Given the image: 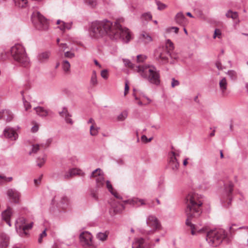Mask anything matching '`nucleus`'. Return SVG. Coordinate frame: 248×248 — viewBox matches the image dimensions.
<instances>
[{"instance_id": "obj_47", "label": "nucleus", "mask_w": 248, "mask_h": 248, "mask_svg": "<svg viewBox=\"0 0 248 248\" xmlns=\"http://www.w3.org/2000/svg\"><path fill=\"white\" fill-rule=\"evenodd\" d=\"M101 77L106 79L108 78V71L107 69H104L101 72Z\"/></svg>"}, {"instance_id": "obj_31", "label": "nucleus", "mask_w": 248, "mask_h": 248, "mask_svg": "<svg viewBox=\"0 0 248 248\" xmlns=\"http://www.w3.org/2000/svg\"><path fill=\"white\" fill-rule=\"evenodd\" d=\"M90 83L93 86H96L97 84L96 73L95 71H93Z\"/></svg>"}, {"instance_id": "obj_13", "label": "nucleus", "mask_w": 248, "mask_h": 248, "mask_svg": "<svg viewBox=\"0 0 248 248\" xmlns=\"http://www.w3.org/2000/svg\"><path fill=\"white\" fill-rule=\"evenodd\" d=\"M7 195L11 200L16 203L18 202L20 193L15 189H10L7 191Z\"/></svg>"}, {"instance_id": "obj_33", "label": "nucleus", "mask_w": 248, "mask_h": 248, "mask_svg": "<svg viewBox=\"0 0 248 248\" xmlns=\"http://www.w3.org/2000/svg\"><path fill=\"white\" fill-rule=\"evenodd\" d=\"M62 66L65 72H68L69 71L70 68V64L68 61H63L62 63Z\"/></svg>"}, {"instance_id": "obj_23", "label": "nucleus", "mask_w": 248, "mask_h": 248, "mask_svg": "<svg viewBox=\"0 0 248 248\" xmlns=\"http://www.w3.org/2000/svg\"><path fill=\"white\" fill-rule=\"evenodd\" d=\"M34 109L35 110L37 114L41 117H46L48 114L47 110L42 107H35Z\"/></svg>"}, {"instance_id": "obj_59", "label": "nucleus", "mask_w": 248, "mask_h": 248, "mask_svg": "<svg viewBox=\"0 0 248 248\" xmlns=\"http://www.w3.org/2000/svg\"><path fill=\"white\" fill-rule=\"evenodd\" d=\"M137 201H139L140 204L141 205H144V204H146V203L145 202H144V200H142V199H136V201H135V202H137ZM147 204H148L149 205V204L148 203H147Z\"/></svg>"}, {"instance_id": "obj_3", "label": "nucleus", "mask_w": 248, "mask_h": 248, "mask_svg": "<svg viewBox=\"0 0 248 248\" xmlns=\"http://www.w3.org/2000/svg\"><path fill=\"white\" fill-rule=\"evenodd\" d=\"M124 64L138 73L141 77L151 83L158 85L160 83V75L155 67L153 65L135 66L129 60H124Z\"/></svg>"}, {"instance_id": "obj_20", "label": "nucleus", "mask_w": 248, "mask_h": 248, "mask_svg": "<svg viewBox=\"0 0 248 248\" xmlns=\"http://www.w3.org/2000/svg\"><path fill=\"white\" fill-rule=\"evenodd\" d=\"M50 56L49 52H43L38 54L37 55V60L40 63H43L46 62Z\"/></svg>"}, {"instance_id": "obj_28", "label": "nucleus", "mask_w": 248, "mask_h": 248, "mask_svg": "<svg viewBox=\"0 0 248 248\" xmlns=\"http://www.w3.org/2000/svg\"><path fill=\"white\" fill-rule=\"evenodd\" d=\"M68 173H70V175H72L73 177L76 175L84 176L85 174L81 170L75 168L70 169L68 171Z\"/></svg>"}, {"instance_id": "obj_61", "label": "nucleus", "mask_w": 248, "mask_h": 248, "mask_svg": "<svg viewBox=\"0 0 248 248\" xmlns=\"http://www.w3.org/2000/svg\"><path fill=\"white\" fill-rule=\"evenodd\" d=\"M38 126L37 125H35L31 128V131L32 132H36L38 130Z\"/></svg>"}, {"instance_id": "obj_8", "label": "nucleus", "mask_w": 248, "mask_h": 248, "mask_svg": "<svg viewBox=\"0 0 248 248\" xmlns=\"http://www.w3.org/2000/svg\"><path fill=\"white\" fill-rule=\"evenodd\" d=\"M168 165L174 171H176L179 169V163L176 158V155L174 151L169 153Z\"/></svg>"}, {"instance_id": "obj_45", "label": "nucleus", "mask_w": 248, "mask_h": 248, "mask_svg": "<svg viewBox=\"0 0 248 248\" xmlns=\"http://www.w3.org/2000/svg\"><path fill=\"white\" fill-rule=\"evenodd\" d=\"M46 236V231L45 230L41 233L40 234L38 242L41 244L42 242V239L44 237Z\"/></svg>"}, {"instance_id": "obj_16", "label": "nucleus", "mask_w": 248, "mask_h": 248, "mask_svg": "<svg viewBox=\"0 0 248 248\" xmlns=\"http://www.w3.org/2000/svg\"><path fill=\"white\" fill-rule=\"evenodd\" d=\"M12 214V209L10 207L2 213V218L9 226H11L10 218Z\"/></svg>"}, {"instance_id": "obj_30", "label": "nucleus", "mask_w": 248, "mask_h": 248, "mask_svg": "<svg viewBox=\"0 0 248 248\" xmlns=\"http://www.w3.org/2000/svg\"><path fill=\"white\" fill-rule=\"evenodd\" d=\"M27 0H15V4L19 7H25L27 6Z\"/></svg>"}, {"instance_id": "obj_55", "label": "nucleus", "mask_w": 248, "mask_h": 248, "mask_svg": "<svg viewBox=\"0 0 248 248\" xmlns=\"http://www.w3.org/2000/svg\"><path fill=\"white\" fill-rule=\"evenodd\" d=\"M0 178L3 179L6 182H10L13 180V178L12 177H6L4 176H2L0 175Z\"/></svg>"}, {"instance_id": "obj_60", "label": "nucleus", "mask_w": 248, "mask_h": 248, "mask_svg": "<svg viewBox=\"0 0 248 248\" xmlns=\"http://www.w3.org/2000/svg\"><path fill=\"white\" fill-rule=\"evenodd\" d=\"M42 177V175L39 177V178L38 179H34V182L36 186H38L39 184Z\"/></svg>"}, {"instance_id": "obj_42", "label": "nucleus", "mask_w": 248, "mask_h": 248, "mask_svg": "<svg viewBox=\"0 0 248 248\" xmlns=\"http://www.w3.org/2000/svg\"><path fill=\"white\" fill-rule=\"evenodd\" d=\"M156 5H157V9L159 10H163L167 7L166 5L160 2L159 1H156Z\"/></svg>"}, {"instance_id": "obj_50", "label": "nucleus", "mask_w": 248, "mask_h": 248, "mask_svg": "<svg viewBox=\"0 0 248 248\" xmlns=\"http://www.w3.org/2000/svg\"><path fill=\"white\" fill-rule=\"evenodd\" d=\"M138 62H143L146 59V57L142 55H139L137 56Z\"/></svg>"}, {"instance_id": "obj_4", "label": "nucleus", "mask_w": 248, "mask_h": 248, "mask_svg": "<svg viewBox=\"0 0 248 248\" xmlns=\"http://www.w3.org/2000/svg\"><path fill=\"white\" fill-rule=\"evenodd\" d=\"M177 59V57L171 53L167 46H159L155 50L154 58L160 64H164L169 62V58Z\"/></svg>"}, {"instance_id": "obj_14", "label": "nucleus", "mask_w": 248, "mask_h": 248, "mask_svg": "<svg viewBox=\"0 0 248 248\" xmlns=\"http://www.w3.org/2000/svg\"><path fill=\"white\" fill-rule=\"evenodd\" d=\"M5 137L12 140H16L18 137L16 132L12 128H6L4 130Z\"/></svg>"}, {"instance_id": "obj_44", "label": "nucleus", "mask_w": 248, "mask_h": 248, "mask_svg": "<svg viewBox=\"0 0 248 248\" xmlns=\"http://www.w3.org/2000/svg\"><path fill=\"white\" fill-rule=\"evenodd\" d=\"M45 159L44 157H42V158H37V166L41 168L43 166V165H44V164L45 163Z\"/></svg>"}, {"instance_id": "obj_63", "label": "nucleus", "mask_w": 248, "mask_h": 248, "mask_svg": "<svg viewBox=\"0 0 248 248\" xmlns=\"http://www.w3.org/2000/svg\"><path fill=\"white\" fill-rule=\"evenodd\" d=\"M11 115H12L11 116L12 117H11V116L10 115H5V116H6V117H7L6 121L7 122H10L12 120V119L13 118V115L12 112H11Z\"/></svg>"}, {"instance_id": "obj_26", "label": "nucleus", "mask_w": 248, "mask_h": 248, "mask_svg": "<svg viewBox=\"0 0 248 248\" xmlns=\"http://www.w3.org/2000/svg\"><path fill=\"white\" fill-rule=\"evenodd\" d=\"M106 186L108 190V191L112 194L116 198L118 199H120L121 197L118 195V194L116 192L114 191L113 190V188L112 187V185L111 184L110 182L109 181H107L106 182Z\"/></svg>"}, {"instance_id": "obj_48", "label": "nucleus", "mask_w": 248, "mask_h": 248, "mask_svg": "<svg viewBox=\"0 0 248 248\" xmlns=\"http://www.w3.org/2000/svg\"><path fill=\"white\" fill-rule=\"evenodd\" d=\"M228 75L231 77L232 79H234L236 78V73L233 70L228 71L227 73Z\"/></svg>"}, {"instance_id": "obj_25", "label": "nucleus", "mask_w": 248, "mask_h": 248, "mask_svg": "<svg viewBox=\"0 0 248 248\" xmlns=\"http://www.w3.org/2000/svg\"><path fill=\"white\" fill-rule=\"evenodd\" d=\"M140 39H141L145 44L149 43L152 41V37L146 32H143L140 34Z\"/></svg>"}, {"instance_id": "obj_6", "label": "nucleus", "mask_w": 248, "mask_h": 248, "mask_svg": "<svg viewBox=\"0 0 248 248\" xmlns=\"http://www.w3.org/2000/svg\"><path fill=\"white\" fill-rule=\"evenodd\" d=\"M226 238L225 232L223 230H211L206 234V239L210 245L214 247L218 246Z\"/></svg>"}, {"instance_id": "obj_58", "label": "nucleus", "mask_w": 248, "mask_h": 248, "mask_svg": "<svg viewBox=\"0 0 248 248\" xmlns=\"http://www.w3.org/2000/svg\"><path fill=\"white\" fill-rule=\"evenodd\" d=\"M216 65L218 70L222 69V64L220 62H219V61L217 62L216 63Z\"/></svg>"}, {"instance_id": "obj_39", "label": "nucleus", "mask_w": 248, "mask_h": 248, "mask_svg": "<svg viewBox=\"0 0 248 248\" xmlns=\"http://www.w3.org/2000/svg\"><path fill=\"white\" fill-rule=\"evenodd\" d=\"M168 47V48L169 49V50H170V52L174 49V45L173 43L169 39L167 40L166 42V46Z\"/></svg>"}, {"instance_id": "obj_15", "label": "nucleus", "mask_w": 248, "mask_h": 248, "mask_svg": "<svg viewBox=\"0 0 248 248\" xmlns=\"http://www.w3.org/2000/svg\"><path fill=\"white\" fill-rule=\"evenodd\" d=\"M10 237L5 233H0V248H7L9 245Z\"/></svg>"}, {"instance_id": "obj_37", "label": "nucleus", "mask_w": 248, "mask_h": 248, "mask_svg": "<svg viewBox=\"0 0 248 248\" xmlns=\"http://www.w3.org/2000/svg\"><path fill=\"white\" fill-rule=\"evenodd\" d=\"M90 195L94 199L95 201L98 200V194H97V190L92 189L90 190Z\"/></svg>"}, {"instance_id": "obj_18", "label": "nucleus", "mask_w": 248, "mask_h": 248, "mask_svg": "<svg viewBox=\"0 0 248 248\" xmlns=\"http://www.w3.org/2000/svg\"><path fill=\"white\" fill-rule=\"evenodd\" d=\"M233 188V185L232 183H229L227 186H225V190L227 192L228 194V200L227 203L224 204V206L226 207H229L231 203L232 198L230 197V194L232 192Z\"/></svg>"}, {"instance_id": "obj_32", "label": "nucleus", "mask_w": 248, "mask_h": 248, "mask_svg": "<svg viewBox=\"0 0 248 248\" xmlns=\"http://www.w3.org/2000/svg\"><path fill=\"white\" fill-rule=\"evenodd\" d=\"M33 224V222H31L29 223L27 222L25 225L23 226L22 229L23 233L26 235L27 233H26V231L31 229L32 227Z\"/></svg>"}, {"instance_id": "obj_34", "label": "nucleus", "mask_w": 248, "mask_h": 248, "mask_svg": "<svg viewBox=\"0 0 248 248\" xmlns=\"http://www.w3.org/2000/svg\"><path fill=\"white\" fill-rule=\"evenodd\" d=\"M99 128L98 127H94V125L92 124L90 126V134L92 136H96L98 133Z\"/></svg>"}, {"instance_id": "obj_5", "label": "nucleus", "mask_w": 248, "mask_h": 248, "mask_svg": "<svg viewBox=\"0 0 248 248\" xmlns=\"http://www.w3.org/2000/svg\"><path fill=\"white\" fill-rule=\"evenodd\" d=\"M11 52L15 61L24 66H26L28 64L29 58L22 46L19 44L15 45L11 48Z\"/></svg>"}, {"instance_id": "obj_35", "label": "nucleus", "mask_w": 248, "mask_h": 248, "mask_svg": "<svg viewBox=\"0 0 248 248\" xmlns=\"http://www.w3.org/2000/svg\"><path fill=\"white\" fill-rule=\"evenodd\" d=\"M96 237L101 241H105L108 237V234L106 233L99 232L96 235Z\"/></svg>"}, {"instance_id": "obj_41", "label": "nucleus", "mask_w": 248, "mask_h": 248, "mask_svg": "<svg viewBox=\"0 0 248 248\" xmlns=\"http://www.w3.org/2000/svg\"><path fill=\"white\" fill-rule=\"evenodd\" d=\"M127 116V113L126 111H124L122 112L120 115L118 116V120L119 121H123L124 120Z\"/></svg>"}, {"instance_id": "obj_54", "label": "nucleus", "mask_w": 248, "mask_h": 248, "mask_svg": "<svg viewBox=\"0 0 248 248\" xmlns=\"http://www.w3.org/2000/svg\"><path fill=\"white\" fill-rule=\"evenodd\" d=\"M142 16L146 19H148L151 20L152 18V16L150 13H146L142 15Z\"/></svg>"}, {"instance_id": "obj_36", "label": "nucleus", "mask_w": 248, "mask_h": 248, "mask_svg": "<svg viewBox=\"0 0 248 248\" xmlns=\"http://www.w3.org/2000/svg\"><path fill=\"white\" fill-rule=\"evenodd\" d=\"M40 146H43V145H39V144H34L32 145V149L31 151L29 152V154L31 155V154L34 153L35 154L37 152V151L39 149Z\"/></svg>"}, {"instance_id": "obj_29", "label": "nucleus", "mask_w": 248, "mask_h": 248, "mask_svg": "<svg viewBox=\"0 0 248 248\" xmlns=\"http://www.w3.org/2000/svg\"><path fill=\"white\" fill-rule=\"evenodd\" d=\"M226 16L227 18H231L234 20L236 19L238 17V13L236 12H233L232 11L229 10L226 14Z\"/></svg>"}, {"instance_id": "obj_22", "label": "nucleus", "mask_w": 248, "mask_h": 248, "mask_svg": "<svg viewBox=\"0 0 248 248\" xmlns=\"http://www.w3.org/2000/svg\"><path fill=\"white\" fill-rule=\"evenodd\" d=\"M175 21L179 25H183L186 21V18L182 13H178L175 16Z\"/></svg>"}, {"instance_id": "obj_57", "label": "nucleus", "mask_w": 248, "mask_h": 248, "mask_svg": "<svg viewBox=\"0 0 248 248\" xmlns=\"http://www.w3.org/2000/svg\"><path fill=\"white\" fill-rule=\"evenodd\" d=\"M64 25L65 26V29L70 30L72 27V23H65L64 22Z\"/></svg>"}, {"instance_id": "obj_52", "label": "nucleus", "mask_w": 248, "mask_h": 248, "mask_svg": "<svg viewBox=\"0 0 248 248\" xmlns=\"http://www.w3.org/2000/svg\"><path fill=\"white\" fill-rule=\"evenodd\" d=\"M221 33L219 29H216L215 30L213 38H215L216 37H218V38H220L221 36Z\"/></svg>"}, {"instance_id": "obj_7", "label": "nucleus", "mask_w": 248, "mask_h": 248, "mask_svg": "<svg viewBox=\"0 0 248 248\" xmlns=\"http://www.w3.org/2000/svg\"><path fill=\"white\" fill-rule=\"evenodd\" d=\"M31 20L34 26L38 30L46 31L48 30L49 24L47 19L39 12H33Z\"/></svg>"}, {"instance_id": "obj_46", "label": "nucleus", "mask_w": 248, "mask_h": 248, "mask_svg": "<svg viewBox=\"0 0 248 248\" xmlns=\"http://www.w3.org/2000/svg\"><path fill=\"white\" fill-rule=\"evenodd\" d=\"M166 31L168 32H170L173 31L175 33H177L179 31V28L176 27H172L167 28Z\"/></svg>"}, {"instance_id": "obj_40", "label": "nucleus", "mask_w": 248, "mask_h": 248, "mask_svg": "<svg viewBox=\"0 0 248 248\" xmlns=\"http://www.w3.org/2000/svg\"><path fill=\"white\" fill-rule=\"evenodd\" d=\"M5 115H11V111L8 109L2 110L1 111H0V119L2 117H5ZM12 116H11V117Z\"/></svg>"}, {"instance_id": "obj_27", "label": "nucleus", "mask_w": 248, "mask_h": 248, "mask_svg": "<svg viewBox=\"0 0 248 248\" xmlns=\"http://www.w3.org/2000/svg\"><path fill=\"white\" fill-rule=\"evenodd\" d=\"M27 222V220L25 218L23 217L19 218L16 221V229L19 228V229H22V226L25 225Z\"/></svg>"}, {"instance_id": "obj_2", "label": "nucleus", "mask_w": 248, "mask_h": 248, "mask_svg": "<svg viewBox=\"0 0 248 248\" xmlns=\"http://www.w3.org/2000/svg\"><path fill=\"white\" fill-rule=\"evenodd\" d=\"M186 208L185 212L187 217L186 224L190 227L191 233L192 235L195 234V225L192 223V221L200 217L202 213L201 208L202 204V202L200 199L199 195L195 193H189L186 198Z\"/></svg>"}, {"instance_id": "obj_1", "label": "nucleus", "mask_w": 248, "mask_h": 248, "mask_svg": "<svg viewBox=\"0 0 248 248\" xmlns=\"http://www.w3.org/2000/svg\"><path fill=\"white\" fill-rule=\"evenodd\" d=\"M90 36L94 39H99L108 35L112 40H121L128 43L132 39V34L128 29L123 27L119 21L114 24L107 20L93 22L89 29Z\"/></svg>"}, {"instance_id": "obj_53", "label": "nucleus", "mask_w": 248, "mask_h": 248, "mask_svg": "<svg viewBox=\"0 0 248 248\" xmlns=\"http://www.w3.org/2000/svg\"><path fill=\"white\" fill-rule=\"evenodd\" d=\"M152 139H153V138H150L149 139H148L147 137L145 135H142L141 137V140L146 143L151 141Z\"/></svg>"}, {"instance_id": "obj_12", "label": "nucleus", "mask_w": 248, "mask_h": 248, "mask_svg": "<svg viewBox=\"0 0 248 248\" xmlns=\"http://www.w3.org/2000/svg\"><path fill=\"white\" fill-rule=\"evenodd\" d=\"M71 204L70 199L66 195H62L57 203L58 206L62 209H67Z\"/></svg>"}, {"instance_id": "obj_19", "label": "nucleus", "mask_w": 248, "mask_h": 248, "mask_svg": "<svg viewBox=\"0 0 248 248\" xmlns=\"http://www.w3.org/2000/svg\"><path fill=\"white\" fill-rule=\"evenodd\" d=\"M59 114L62 117L65 118V121L67 123H69L71 124H73L72 120L69 118L71 117V115L68 112L66 108L63 107L62 110L59 112Z\"/></svg>"}, {"instance_id": "obj_17", "label": "nucleus", "mask_w": 248, "mask_h": 248, "mask_svg": "<svg viewBox=\"0 0 248 248\" xmlns=\"http://www.w3.org/2000/svg\"><path fill=\"white\" fill-rule=\"evenodd\" d=\"M219 86L222 96L227 95L226 91L227 89L228 83L225 78H222L219 82Z\"/></svg>"}, {"instance_id": "obj_51", "label": "nucleus", "mask_w": 248, "mask_h": 248, "mask_svg": "<svg viewBox=\"0 0 248 248\" xmlns=\"http://www.w3.org/2000/svg\"><path fill=\"white\" fill-rule=\"evenodd\" d=\"M64 56L66 58H72L75 57V54L70 51H67L65 52Z\"/></svg>"}, {"instance_id": "obj_49", "label": "nucleus", "mask_w": 248, "mask_h": 248, "mask_svg": "<svg viewBox=\"0 0 248 248\" xmlns=\"http://www.w3.org/2000/svg\"><path fill=\"white\" fill-rule=\"evenodd\" d=\"M179 85V82L178 80H176L174 78H172L171 79V86L172 88Z\"/></svg>"}, {"instance_id": "obj_11", "label": "nucleus", "mask_w": 248, "mask_h": 248, "mask_svg": "<svg viewBox=\"0 0 248 248\" xmlns=\"http://www.w3.org/2000/svg\"><path fill=\"white\" fill-rule=\"evenodd\" d=\"M79 239L83 246H90L93 244L92 235L88 232L81 233L79 235Z\"/></svg>"}, {"instance_id": "obj_43", "label": "nucleus", "mask_w": 248, "mask_h": 248, "mask_svg": "<svg viewBox=\"0 0 248 248\" xmlns=\"http://www.w3.org/2000/svg\"><path fill=\"white\" fill-rule=\"evenodd\" d=\"M23 102L26 110H28L29 108H31V105L30 103L25 100L24 96H23Z\"/></svg>"}, {"instance_id": "obj_64", "label": "nucleus", "mask_w": 248, "mask_h": 248, "mask_svg": "<svg viewBox=\"0 0 248 248\" xmlns=\"http://www.w3.org/2000/svg\"><path fill=\"white\" fill-rule=\"evenodd\" d=\"M64 22H62V24H60V26L59 27V28H60V29L62 31H65V26L64 25Z\"/></svg>"}, {"instance_id": "obj_9", "label": "nucleus", "mask_w": 248, "mask_h": 248, "mask_svg": "<svg viewBox=\"0 0 248 248\" xmlns=\"http://www.w3.org/2000/svg\"><path fill=\"white\" fill-rule=\"evenodd\" d=\"M101 170L100 169H97L92 172L90 176L91 178L96 177V187L97 189L102 187L104 185V177L103 175L101 173Z\"/></svg>"}, {"instance_id": "obj_21", "label": "nucleus", "mask_w": 248, "mask_h": 248, "mask_svg": "<svg viewBox=\"0 0 248 248\" xmlns=\"http://www.w3.org/2000/svg\"><path fill=\"white\" fill-rule=\"evenodd\" d=\"M145 243V241L143 238H138L133 243L132 248H144Z\"/></svg>"}, {"instance_id": "obj_62", "label": "nucleus", "mask_w": 248, "mask_h": 248, "mask_svg": "<svg viewBox=\"0 0 248 248\" xmlns=\"http://www.w3.org/2000/svg\"><path fill=\"white\" fill-rule=\"evenodd\" d=\"M72 177V175H70V173H68V171L66 172L63 176V177L65 179H68Z\"/></svg>"}, {"instance_id": "obj_10", "label": "nucleus", "mask_w": 248, "mask_h": 248, "mask_svg": "<svg viewBox=\"0 0 248 248\" xmlns=\"http://www.w3.org/2000/svg\"><path fill=\"white\" fill-rule=\"evenodd\" d=\"M147 225L154 231L159 229L161 226L157 218L153 215H150L146 219Z\"/></svg>"}, {"instance_id": "obj_38", "label": "nucleus", "mask_w": 248, "mask_h": 248, "mask_svg": "<svg viewBox=\"0 0 248 248\" xmlns=\"http://www.w3.org/2000/svg\"><path fill=\"white\" fill-rule=\"evenodd\" d=\"M84 2L91 7H94L96 5V0H84Z\"/></svg>"}, {"instance_id": "obj_56", "label": "nucleus", "mask_w": 248, "mask_h": 248, "mask_svg": "<svg viewBox=\"0 0 248 248\" xmlns=\"http://www.w3.org/2000/svg\"><path fill=\"white\" fill-rule=\"evenodd\" d=\"M129 86L128 85L127 82H126L125 83V88H124V95H126L127 93H128V92L129 91Z\"/></svg>"}, {"instance_id": "obj_24", "label": "nucleus", "mask_w": 248, "mask_h": 248, "mask_svg": "<svg viewBox=\"0 0 248 248\" xmlns=\"http://www.w3.org/2000/svg\"><path fill=\"white\" fill-rule=\"evenodd\" d=\"M124 209V207L122 204L117 203V204H113L112 205V208L111 209V211L113 210V215H115L121 212Z\"/></svg>"}]
</instances>
